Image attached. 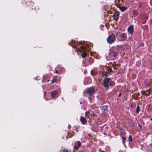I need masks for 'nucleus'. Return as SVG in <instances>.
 Wrapping results in <instances>:
<instances>
[{
	"instance_id": "nucleus-31",
	"label": "nucleus",
	"mask_w": 152,
	"mask_h": 152,
	"mask_svg": "<svg viewBox=\"0 0 152 152\" xmlns=\"http://www.w3.org/2000/svg\"><path fill=\"white\" fill-rule=\"evenodd\" d=\"M80 103L81 104H82V102H80Z\"/></svg>"
},
{
	"instance_id": "nucleus-5",
	"label": "nucleus",
	"mask_w": 152,
	"mask_h": 152,
	"mask_svg": "<svg viewBox=\"0 0 152 152\" xmlns=\"http://www.w3.org/2000/svg\"><path fill=\"white\" fill-rule=\"evenodd\" d=\"M113 18L114 20H117L119 18V13L118 12H115L113 14Z\"/></svg>"
},
{
	"instance_id": "nucleus-6",
	"label": "nucleus",
	"mask_w": 152,
	"mask_h": 152,
	"mask_svg": "<svg viewBox=\"0 0 152 152\" xmlns=\"http://www.w3.org/2000/svg\"><path fill=\"white\" fill-rule=\"evenodd\" d=\"M128 32L130 34H132L133 32L134 28L133 26H129L127 29Z\"/></svg>"
},
{
	"instance_id": "nucleus-9",
	"label": "nucleus",
	"mask_w": 152,
	"mask_h": 152,
	"mask_svg": "<svg viewBox=\"0 0 152 152\" xmlns=\"http://www.w3.org/2000/svg\"><path fill=\"white\" fill-rule=\"evenodd\" d=\"M105 68L106 69V71L104 75L105 76H107L108 73L107 72V71L108 72V73H109L110 72H111V70L109 67H105Z\"/></svg>"
},
{
	"instance_id": "nucleus-3",
	"label": "nucleus",
	"mask_w": 152,
	"mask_h": 152,
	"mask_svg": "<svg viewBox=\"0 0 152 152\" xmlns=\"http://www.w3.org/2000/svg\"><path fill=\"white\" fill-rule=\"evenodd\" d=\"M87 92L90 95H92L95 92L94 89L93 87H91L88 89Z\"/></svg>"
},
{
	"instance_id": "nucleus-24",
	"label": "nucleus",
	"mask_w": 152,
	"mask_h": 152,
	"mask_svg": "<svg viewBox=\"0 0 152 152\" xmlns=\"http://www.w3.org/2000/svg\"><path fill=\"white\" fill-rule=\"evenodd\" d=\"M63 152H69L68 150H64Z\"/></svg>"
},
{
	"instance_id": "nucleus-11",
	"label": "nucleus",
	"mask_w": 152,
	"mask_h": 152,
	"mask_svg": "<svg viewBox=\"0 0 152 152\" xmlns=\"http://www.w3.org/2000/svg\"><path fill=\"white\" fill-rule=\"evenodd\" d=\"M127 8L124 7H119L120 9L122 12L125 11L126 9Z\"/></svg>"
},
{
	"instance_id": "nucleus-2",
	"label": "nucleus",
	"mask_w": 152,
	"mask_h": 152,
	"mask_svg": "<svg viewBox=\"0 0 152 152\" xmlns=\"http://www.w3.org/2000/svg\"><path fill=\"white\" fill-rule=\"evenodd\" d=\"M115 36L114 34H112L109 36L107 39V41L110 44H111L114 42L115 40Z\"/></svg>"
},
{
	"instance_id": "nucleus-14",
	"label": "nucleus",
	"mask_w": 152,
	"mask_h": 152,
	"mask_svg": "<svg viewBox=\"0 0 152 152\" xmlns=\"http://www.w3.org/2000/svg\"><path fill=\"white\" fill-rule=\"evenodd\" d=\"M89 113V111H86L85 113V117L87 118H88V115Z\"/></svg>"
},
{
	"instance_id": "nucleus-28",
	"label": "nucleus",
	"mask_w": 152,
	"mask_h": 152,
	"mask_svg": "<svg viewBox=\"0 0 152 152\" xmlns=\"http://www.w3.org/2000/svg\"><path fill=\"white\" fill-rule=\"evenodd\" d=\"M121 94L120 93L119 94V96H121Z\"/></svg>"
},
{
	"instance_id": "nucleus-21",
	"label": "nucleus",
	"mask_w": 152,
	"mask_h": 152,
	"mask_svg": "<svg viewBox=\"0 0 152 152\" xmlns=\"http://www.w3.org/2000/svg\"><path fill=\"white\" fill-rule=\"evenodd\" d=\"M56 79L54 78L52 80V83H53L56 81Z\"/></svg>"
},
{
	"instance_id": "nucleus-16",
	"label": "nucleus",
	"mask_w": 152,
	"mask_h": 152,
	"mask_svg": "<svg viewBox=\"0 0 152 152\" xmlns=\"http://www.w3.org/2000/svg\"><path fill=\"white\" fill-rule=\"evenodd\" d=\"M120 133L121 134H123L125 133V132L124 130L121 129L120 130Z\"/></svg>"
},
{
	"instance_id": "nucleus-7",
	"label": "nucleus",
	"mask_w": 152,
	"mask_h": 152,
	"mask_svg": "<svg viewBox=\"0 0 152 152\" xmlns=\"http://www.w3.org/2000/svg\"><path fill=\"white\" fill-rule=\"evenodd\" d=\"M58 94V92L56 91H54L51 93V96L52 98H55Z\"/></svg>"
},
{
	"instance_id": "nucleus-15",
	"label": "nucleus",
	"mask_w": 152,
	"mask_h": 152,
	"mask_svg": "<svg viewBox=\"0 0 152 152\" xmlns=\"http://www.w3.org/2000/svg\"><path fill=\"white\" fill-rule=\"evenodd\" d=\"M87 56V53L85 52H83L82 54V56L83 58H84L86 57Z\"/></svg>"
},
{
	"instance_id": "nucleus-1",
	"label": "nucleus",
	"mask_w": 152,
	"mask_h": 152,
	"mask_svg": "<svg viewBox=\"0 0 152 152\" xmlns=\"http://www.w3.org/2000/svg\"><path fill=\"white\" fill-rule=\"evenodd\" d=\"M114 84V82L108 78H105L104 80V86L107 88H108L109 86H112Z\"/></svg>"
},
{
	"instance_id": "nucleus-33",
	"label": "nucleus",
	"mask_w": 152,
	"mask_h": 152,
	"mask_svg": "<svg viewBox=\"0 0 152 152\" xmlns=\"http://www.w3.org/2000/svg\"><path fill=\"white\" fill-rule=\"evenodd\" d=\"M91 62H93V61H91Z\"/></svg>"
},
{
	"instance_id": "nucleus-27",
	"label": "nucleus",
	"mask_w": 152,
	"mask_h": 152,
	"mask_svg": "<svg viewBox=\"0 0 152 152\" xmlns=\"http://www.w3.org/2000/svg\"><path fill=\"white\" fill-rule=\"evenodd\" d=\"M58 71H56V73H58Z\"/></svg>"
},
{
	"instance_id": "nucleus-29",
	"label": "nucleus",
	"mask_w": 152,
	"mask_h": 152,
	"mask_svg": "<svg viewBox=\"0 0 152 152\" xmlns=\"http://www.w3.org/2000/svg\"><path fill=\"white\" fill-rule=\"evenodd\" d=\"M46 94V92H45V94Z\"/></svg>"
},
{
	"instance_id": "nucleus-10",
	"label": "nucleus",
	"mask_w": 152,
	"mask_h": 152,
	"mask_svg": "<svg viewBox=\"0 0 152 152\" xmlns=\"http://www.w3.org/2000/svg\"><path fill=\"white\" fill-rule=\"evenodd\" d=\"M80 121L83 124H85L87 122V120L85 118L83 117H81L80 118Z\"/></svg>"
},
{
	"instance_id": "nucleus-23",
	"label": "nucleus",
	"mask_w": 152,
	"mask_h": 152,
	"mask_svg": "<svg viewBox=\"0 0 152 152\" xmlns=\"http://www.w3.org/2000/svg\"><path fill=\"white\" fill-rule=\"evenodd\" d=\"M103 109L104 110H107V107L106 106H104V107H103Z\"/></svg>"
},
{
	"instance_id": "nucleus-13",
	"label": "nucleus",
	"mask_w": 152,
	"mask_h": 152,
	"mask_svg": "<svg viewBox=\"0 0 152 152\" xmlns=\"http://www.w3.org/2000/svg\"><path fill=\"white\" fill-rule=\"evenodd\" d=\"M122 139L123 140V143L124 144V146L126 147V145L124 142V141L126 140V138L125 137H122Z\"/></svg>"
},
{
	"instance_id": "nucleus-4",
	"label": "nucleus",
	"mask_w": 152,
	"mask_h": 152,
	"mask_svg": "<svg viewBox=\"0 0 152 152\" xmlns=\"http://www.w3.org/2000/svg\"><path fill=\"white\" fill-rule=\"evenodd\" d=\"M119 36L122 40H126L127 39L126 34L125 33H122L119 35Z\"/></svg>"
},
{
	"instance_id": "nucleus-18",
	"label": "nucleus",
	"mask_w": 152,
	"mask_h": 152,
	"mask_svg": "<svg viewBox=\"0 0 152 152\" xmlns=\"http://www.w3.org/2000/svg\"><path fill=\"white\" fill-rule=\"evenodd\" d=\"M132 138L131 135H129V140H128V141H132Z\"/></svg>"
},
{
	"instance_id": "nucleus-25",
	"label": "nucleus",
	"mask_w": 152,
	"mask_h": 152,
	"mask_svg": "<svg viewBox=\"0 0 152 152\" xmlns=\"http://www.w3.org/2000/svg\"><path fill=\"white\" fill-rule=\"evenodd\" d=\"M78 146H75V149H76V150H77L78 149Z\"/></svg>"
},
{
	"instance_id": "nucleus-22",
	"label": "nucleus",
	"mask_w": 152,
	"mask_h": 152,
	"mask_svg": "<svg viewBox=\"0 0 152 152\" xmlns=\"http://www.w3.org/2000/svg\"><path fill=\"white\" fill-rule=\"evenodd\" d=\"M78 147H80L81 146L80 142V141H78Z\"/></svg>"
},
{
	"instance_id": "nucleus-17",
	"label": "nucleus",
	"mask_w": 152,
	"mask_h": 152,
	"mask_svg": "<svg viewBox=\"0 0 152 152\" xmlns=\"http://www.w3.org/2000/svg\"><path fill=\"white\" fill-rule=\"evenodd\" d=\"M139 111H140L139 107V106H137V107L136 110V113H138Z\"/></svg>"
},
{
	"instance_id": "nucleus-8",
	"label": "nucleus",
	"mask_w": 152,
	"mask_h": 152,
	"mask_svg": "<svg viewBox=\"0 0 152 152\" xmlns=\"http://www.w3.org/2000/svg\"><path fill=\"white\" fill-rule=\"evenodd\" d=\"M117 56V53L115 52H111L110 54V59H112V58L111 57L112 56H113L114 57H115Z\"/></svg>"
},
{
	"instance_id": "nucleus-30",
	"label": "nucleus",
	"mask_w": 152,
	"mask_h": 152,
	"mask_svg": "<svg viewBox=\"0 0 152 152\" xmlns=\"http://www.w3.org/2000/svg\"><path fill=\"white\" fill-rule=\"evenodd\" d=\"M140 126V127H141V126Z\"/></svg>"
},
{
	"instance_id": "nucleus-20",
	"label": "nucleus",
	"mask_w": 152,
	"mask_h": 152,
	"mask_svg": "<svg viewBox=\"0 0 152 152\" xmlns=\"http://www.w3.org/2000/svg\"><path fill=\"white\" fill-rule=\"evenodd\" d=\"M120 1V0H116L115 1V4H119V3Z\"/></svg>"
},
{
	"instance_id": "nucleus-32",
	"label": "nucleus",
	"mask_w": 152,
	"mask_h": 152,
	"mask_svg": "<svg viewBox=\"0 0 152 152\" xmlns=\"http://www.w3.org/2000/svg\"><path fill=\"white\" fill-rule=\"evenodd\" d=\"M143 23V24H144V23Z\"/></svg>"
},
{
	"instance_id": "nucleus-19",
	"label": "nucleus",
	"mask_w": 152,
	"mask_h": 152,
	"mask_svg": "<svg viewBox=\"0 0 152 152\" xmlns=\"http://www.w3.org/2000/svg\"><path fill=\"white\" fill-rule=\"evenodd\" d=\"M80 47H81V48L82 50H85L86 51L87 50L86 49L85 47H83V46H81Z\"/></svg>"
},
{
	"instance_id": "nucleus-34",
	"label": "nucleus",
	"mask_w": 152,
	"mask_h": 152,
	"mask_svg": "<svg viewBox=\"0 0 152 152\" xmlns=\"http://www.w3.org/2000/svg\"><path fill=\"white\" fill-rule=\"evenodd\" d=\"M91 62H93V61H91Z\"/></svg>"
},
{
	"instance_id": "nucleus-12",
	"label": "nucleus",
	"mask_w": 152,
	"mask_h": 152,
	"mask_svg": "<svg viewBox=\"0 0 152 152\" xmlns=\"http://www.w3.org/2000/svg\"><path fill=\"white\" fill-rule=\"evenodd\" d=\"M152 91V88H150L148 90L146 91V95L148 94L151 91Z\"/></svg>"
},
{
	"instance_id": "nucleus-26",
	"label": "nucleus",
	"mask_w": 152,
	"mask_h": 152,
	"mask_svg": "<svg viewBox=\"0 0 152 152\" xmlns=\"http://www.w3.org/2000/svg\"><path fill=\"white\" fill-rule=\"evenodd\" d=\"M99 151H100V152H105L104 151H101L100 150H99Z\"/></svg>"
}]
</instances>
